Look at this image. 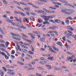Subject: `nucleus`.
Here are the masks:
<instances>
[{
    "instance_id": "1",
    "label": "nucleus",
    "mask_w": 76,
    "mask_h": 76,
    "mask_svg": "<svg viewBox=\"0 0 76 76\" xmlns=\"http://www.w3.org/2000/svg\"><path fill=\"white\" fill-rule=\"evenodd\" d=\"M27 4H29V5H32V7H34V8H36V9H39V7L33 5L30 2L27 3Z\"/></svg>"
},
{
    "instance_id": "2",
    "label": "nucleus",
    "mask_w": 76,
    "mask_h": 76,
    "mask_svg": "<svg viewBox=\"0 0 76 76\" xmlns=\"http://www.w3.org/2000/svg\"><path fill=\"white\" fill-rule=\"evenodd\" d=\"M32 32L33 33H34V34H36L37 35H41L42 34L41 32L36 31H32Z\"/></svg>"
},
{
    "instance_id": "3",
    "label": "nucleus",
    "mask_w": 76,
    "mask_h": 76,
    "mask_svg": "<svg viewBox=\"0 0 76 76\" xmlns=\"http://www.w3.org/2000/svg\"><path fill=\"white\" fill-rule=\"evenodd\" d=\"M15 18L16 19L17 21H18V22H20V23H22V18H20L19 19H17V18L15 17Z\"/></svg>"
},
{
    "instance_id": "4",
    "label": "nucleus",
    "mask_w": 76,
    "mask_h": 76,
    "mask_svg": "<svg viewBox=\"0 0 76 76\" xmlns=\"http://www.w3.org/2000/svg\"><path fill=\"white\" fill-rule=\"evenodd\" d=\"M64 5L65 6H70L71 7H73V8H75V7L73 5L67 3H66L64 4Z\"/></svg>"
},
{
    "instance_id": "5",
    "label": "nucleus",
    "mask_w": 76,
    "mask_h": 76,
    "mask_svg": "<svg viewBox=\"0 0 76 76\" xmlns=\"http://www.w3.org/2000/svg\"><path fill=\"white\" fill-rule=\"evenodd\" d=\"M58 1L61 2V3H68V2L64 0H58Z\"/></svg>"
},
{
    "instance_id": "6",
    "label": "nucleus",
    "mask_w": 76,
    "mask_h": 76,
    "mask_svg": "<svg viewBox=\"0 0 76 76\" xmlns=\"http://www.w3.org/2000/svg\"><path fill=\"white\" fill-rule=\"evenodd\" d=\"M46 12L48 13H50V14H51V13H55V11H49L47 10Z\"/></svg>"
},
{
    "instance_id": "7",
    "label": "nucleus",
    "mask_w": 76,
    "mask_h": 76,
    "mask_svg": "<svg viewBox=\"0 0 76 76\" xmlns=\"http://www.w3.org/2000/svg\"><path fill=\"white\" fill-rule=\"evenodd\" d=\"M7 73L9 74V75H15V72H7Z\"/></svg>"
},
{
    "instance_id": "8",
    "label": "nucleus",
    "mask_w": 76,
    "mask_h": 76,
    "mask_svg": "<svg viewBox=\"0 0 76 76\" xmlns=\"http://www.w3.org/2000/svg\"><path fill=\"white\" fill-rule=\"evenodd\" d=\"M0 75L2 76H3L4 75V71L2 70H0Z\"/></svg>"
},
{
    "instance_id": "9",
    "label": "nucleus",
    "mask_w": 76,
    "mask_h": 76,
    "mask_svg": "<svg viewBox=\"0 0 76 76\" xmlns=\"http://www.w3.org/2000/svg\"><path fill=\"white\" fill-rule=\"evenodd\" d=\"M56 44L57 45H60L61 47H62L63 46L62 43L61 42H58Z\"/></svg>"
},
{
    "instance_id": "10",
    "label": "nucleus",
    "mask_w": 76,
    "mask_h": 76,
    "mask_svg": "<svg viewBox=\"0 0 76 76\" xmlns=\"http://www.w3.org/2000/svg\"><path fill=\"white\" fill-rule=\"evenodd\" d=\"M49 51H50V52H51V53H56V52L54 51L52 48H49Z\"/></svg>"
},
{
    "instance_id": "11",
    "label": "nucleus",
    "mask_w": 76,
    "mask_h": 76,
    "mask_svg": "<svg viewBox=\"0 0 76 76\" xmlns=\"http://www.w3.org/2000/svg\"><path fill=\"white\" fill-rule=\"evenodd\" d=\"M48 60H51V61H53V60H54V57H50L49 58H48Z\"/></svg>"
},
{
    "instance_id": "12",
    "label": "nucleus",
    "mask_w": 76,
    "mask_h": 76,
    "mask_svg": "<svg viewBox=\"0 0 76 76\" xmlns=\"http://www.w3.org/2000/svg\"><path fill=\"white\" fill-rule=\"evenodd\" d=\"M61 13H65V14L67 13V10H62L61 11Z\"/></svg>"
},
{
    "instance_id": "13",
    "label": "nucleus",
    "mask_w": 76,
    "mask_h": 76,
    "mask_svg": "<svg viewBox=\"0 0 76 76\" xmlns=\"http://www.w3.org/2000/svg\"><path fill=\"white\" fill-rule=\"evenodd\" d=\"M67 28L69 29H70V30H71L72 31L73 30H74V29H73V28L70 26H67Z\"/></svg>"
},
{
    "instance_id": "14",
    "label": "nucleus",
    "mask_w": 76,
    "mask_h": 76,
    "mask_svg": "<svg viewBox=\"0 0 76 76\" xmlns=\"http://www.w3.org/2000/svg\"><path fill=\"white\" fill-rule=\"evenodd\" d=\"M46 66L47 67L48 69H51V66L46 64Z\"/></svg>"
},
{
    "instance_id": "15",
    "label": "nucleus",
    "mask_w": 76,
    "mask_h": 76,
    "mask_svg": "<svg viewBox=\"0 0 76 76\" xmlns=\"http://www.w3.org/2000/svg\"><path fill=\"white\" fill-rule=\"evenodd\" d=\"M55 22H56V23H60V20L59 19H57L55 20Z\"/></svg>"
},
{
    "instance_id": "16",
    "label": "nucleus",
    "mask_w": 76,
    "mask_h": 76,
    "mask_svg": "<svg viewBox=\"0 0 76 76\" xmlns=\"http://www.w3.org/2000/svg\"><path fill=\"white\" fill-rule=\"evenodd\" d=\"M65 22L66 23H67V25H69V24H70V22L69 21V20H66Z\"/></svg>"
},
{
    "instance_id": "17",
    "label": "nucleus",
    "mask_w": 76,
    "mask_h": 76,
    "mask_svg": "<svg viewBox=\"0 0 76 76\" xmlns=\"http://www.w3.org/2000/svg\"><path fill=\"white\" fill-rule=\"evenodd\" d=\"M28 53H29V54H34V52H32V51L31 50H30L28 52Z\"/></svg>"
},
{
    "instance_id": "18",
    "label": "nucleus",
    "mask_w": 76,
    "mask_h": 76,
    "mask_svg": "<svg viewBox=\"0 0 76 76\" xmlns=\"http://www.w3.org/2000/svg\"><path fill=\"white\" fill-rule=\"evenodd\" d=\"M47 17H44L45 18H44V20H46V21H48V20H49V18H48V16H46Z\"/></svg>"
},
{
    "instance_id": "19",
    "label": "nucleus",
    "mask_w": 76,
    "mask_h": 76,
    "mask_svg": "<svg viewBox=\"0 0 76 76\" xmlns=\"http://www.w3.org/2000/svg\"><path fill=\"white\" fill-rule=\"evenodd\" d=\"M0 54H1V55H2V56H6V54H5V53L3 52H1L0 53Z\"/></svg>"
},
{
    "instance_id": "20",
    "label": "nucleus",
    "mask_w": 76,
    "mask_h": 76,
    "mask_svg": "<svg viewBox=\"0 0 76 76\" xmlns=\"http://www.w3.org/2000/svg\"><path fill=\"white\" fill-rule=\"evenodd\" d=\"M38 21L39 23H42V20L40 18L38 19Z\"/></svg>"
},
{
    "instance_id": "21",
    "label": "nucleus",
    "mask_w": 76,
    "mask_h": 76,
    "mask_svg": "<svg viewBox=\"0 0 76 76\" xmlns=\"http://www.w3.org/2000/svg\"><path fill=\"white\" fill-rule=\"evenodd\" d=\"M20 4H22L23 5H24V6H28V4H24L22 2H20Z\"/></svg>"
},
{
    "instance_id": "22",
    "label": "nucleus",
    "mask_w": 76,
    "mask_h": 76,
    "mask_svg": "<svg viewBox=\"0 0 76 76\" xmlns=\"http://www.w3.org/2000/svg\"><path fill=\"white\" fill-rule=\"evenodd\" d=\"M39 1H42V2H47V1L45 0H38Z\"/></svg>"
},
{
    "instance_id": "23",
    "label": "nucleus",
    "mask_w": 76,
    "mask_h": 76,
    "mask_svg": "<svg viewBox=\"0 0 76 76\" xmlns=\"http://www.w3.org/2000/svg\"><path fill=\"white\" fill-rule=\"evenodd\" d=\"M40 16L42 18H46V17H47V16L42 15H40Z\"/></svg>"
},
{
    "instance_id": "24",
    "label": "nucleus",
    "mask_w": 76,
    "mask_h": 76,
    "mask_svg": "<svg viewBox=\"0 0 76 76\" xmlns=\"http://www.w3.org/2000/svg\"><path fill=\"white\" fill-rule=\"evenodd\" d=\"M37 69H40L42 70H44V68H42L41 67H37Z\"/></svg>"
},
{
    "instance_id": "25",
    "label": "nucleus",
    "mask_w": 76,
    "mask_h": 76,
    "mask_svg": "<svg viewBox=\"0 0 76 76\" xmlns=\"http://www.w3.org/2000/svg\"><path fill=\"white\" fill-rule=\"evenodd\" d=\"M54 32V31H49L48 32V34H53Z\"/></svg>"
},
{
    "instance_id": "26",
    "label": "nucleus",
    "mask_w": 76,
    "mask_h": 76,
    "mask_svg": "<svg viewBox=\"0 0 76 76\" xmlns=\"http://www.w3.org/2000/svg\"><path fill=\"white\" fill-rule=\"evenodd\" d=\"M3 3L5 4H8L7 2L5 1V0H2Z\"/></svg>"
},
{
    "instance_id": "27",
    "label": "nucleus",
    "mask_w": 76,
    "mask_h": 76,
    "mask_svg": "<svg viewBox=\"0 0 76 76\" xmlns=\"http://www.w3.org/2000/svg\"><path fill=\"white\" fill-rule=\"evenodd\" d=\"M22 50H23V53H26L27 52H28V51H27L25 49H23Z\"/></svg>"
},
{
    "instance_id": "28",
    "label": "nucleus",
    "mask_w": 76,
    "mask_h": 76,
    "mask_svg": "<svg viewBox=\"0 0 76 76\" xmlns=\"http://www.w3.org/2000/svg\"><path fill=\"white\" fill-rule=\"evenodd\" d=\"M46 62V61L40 62V64H45Z\"/></svg>"
},
{
    "instance_id": "29",
    "label": "nucleus",
    "mask_w": 76,
    "mask_h": 76,
    "mask_svg": "<svg viewBox=\"0 0 76 76\" xmlns=\"http://www.w3.org/2000/svg\"><path fill=\"white\" fill-rule=\"evenodd\" d=\"M34 68H28L27 69V70H34Z\"/></svg>"
},
{
    "instance_id": "30",
    "label": "nucleus",
    "mask_w": 76,
    "mask_h": 76,
    "mask_svg": "<svg viewBox=\"0 0 76 76\" xmlns=\"http://www.w3.org/2000/svg\"><path fill=\"white\" fill-rule=\"evenodd\" d=\"M66 48H67L68 50H70V46H69V45H67L66 46Z\"/></svg>"
},
{
    "instance_id": "31",
    "label": "nucleus",
    "mask_w": 76,
    "mask_h": 76,
    "mask_svg": "<svg viewBox=\"0 0 76 76\" xmlns=\"http://www.w3.org/2000/svg\"><path fill=\"white\" fill-rule=\"evenodd\" d=\"M55 69H56V70H61V69L60 68L55 67Z\"/></svg>"
},
{
    "instance_id": "32",
    "label": "nucleus",
    "mask_w": 76,
    "mask_h": 76,
    "mask_svg": "<svg viewBox=\"0 0 76 76\" xmlns=\"http://www.w3.org/2000/svg\"><path fill=\"white\" fill-rule=\"evenodd\" d=\"M42 13H43L45 15H47V13L43 10H42Z\"/></svg>"
},
{
    "instance_id": "33",
    "label": "nucleus",
    "mask_w": 76,
    "mask_h": 76,
    "mask_svg": "<svg viewBox=\"0 0 76 76\" xmlns=\"http://www.w3.org/2000/svg\"><path fill=\"white\" fill-rule=\"evenodd\" d=\"M44 37H43V38H40V40H41V41H43V42H45V40L44 39Z\"/></svg>"
},
{
    "instance_id": "34",
    "label": "nucleus",
    "mask_w": 76,
    "mask_h": 76,
    "mask_svg": "<svg viewBox=\"0 0 76 76\" xmlns=\"http://www.w3.org/2000/svg\"><path fill=\"white\" fill-rule=\"evenodd\" d=\"M36 76H42V75L38 74V73H36Z\"/></svg>"
},
{
    "instance_id": "35",
    "label": "nucleus",
    "mask_w": 76,
    "mask_h": 76,
    "mask_svg": "<svg viewBox=\"0 0 76 76\" xmlns=\"http://www.w3.org/2000/svg\"><path fill=\"white\" fill-rule=\"evenodd\" d=\"M22 38L24 40H25V41H27L28 40V39H26V38H25L23 37H22Z\"/></svg>"
},
{
    "instance_id": "36",
    "label": "nucleus",
    "mask_w": 76,
    "mask_h": 76,
    "mask_svg": "<svg viewBox=\"0 0 76 76\" xmlns=\"http://www.w3.org/2000/svg\"><path fill=\"white\" fill-rule=\"evenodd\" d=\"M7 22H9V23H12V21H11V20H10V19H9V20L7 19Z\"/></svg>"
},
{
    "instance_id": "37",
    "label": "nucleus",
    "mask_w": 76,
    "mask_h": 76,
    "mask_svg": "<svg viewBox=\"0 0 76 76\" xmlns=\"http://www.w3.org/2000/svg\"><path fill=\"white\" fill-rule=\"evenodd\" d=\"M11 24L12 25H13L14 26H16V24L15 23H11Z\"/></svg>"
},
{
    "instance_id": "38",
    "label": "nucleus",
    "mask_w": 76,
    "mask_h": 76,
    "mask_svg": "<svg viewBox=\"0 0 76 76\" xmlns=\"http://www.w3.org/2000/svg\"><path fill=\"white\" fill-rule=\"evenodd\" d=\"M6 67L7 68H11V66L9 65H6Z\"/></svg>"
},
{
    "instance_id": "39",
    "label": "nucleus",
    "mask_w": 76,
    "mask_h": 76,
    "mask_svg": "<svg viewBox=\"0 0 76 76\" xmlns=\"http://www.w3.org/2000/svg\"><path fill=\"white\" fill-rule=\"evenodd\" d=\"M2 68L3 69H4V70L5 71V72H7V69H6V68H5L4 67H3Z\"/></svg>"
},
{
    "instance_id": "40",
    "label": "nucleus",
    "mask_w": 76,
    "mask_h": 76,
    "mask_svg": "<svg viewBox=\"0 0 76 76\" xmlns=\"http://www.w3.org/2000/svg\"><path fill=\"white\" fill-rule=\"evenodd\" d=\"M5 58L7 60L8 59H9V57L7 56L6 55L5 56Z\"/></svg>"
},
{
    "instance_id": "41",
    "label": "nucleus",
    "mask_w": 76,
    "mask_h": 76,
    "mask_svg": "<svg viewBox=\"0 0 76 76\" xmlns=\"http://www.w3.org/2000/svg\"><path fill=\"white\" fill-rule=\"evenodd\" d=\"M62 39L63 40V41H66V37H62Z\"/></svg>"
},
{
    "instance_id": "42",
    "label": "nucleus",
    "mask_w": 76,
    "mask_h": 76,
    "mask_svg": "<svg viewBox=\"0 0 76 76\" xmlns=\"http://www.w3.org/2000/svg\"><path fill=\"white\" fill-rule=\"evenodd\" d=\"M66 35H67L68 36H69L70 37V36H72V34H70V33H67Z\"/></svg>"
},
{
    "instance_id": "43",
    "label": "nucleus",
    "mask_w": 76,
    "mask_h": 76,
    "mask_svg": "<svg viewBox=\"0 0 76 76\" xmlns=\"http://www.w3.org/2000/svg\"><path fill=\"white\" fill-rule=\"evenodd\" d=\"M20 15H22V16H25V15H24V14H23V13L21 12H20Z\"/></svg>"
},
{
    "instance_id": "44",
    "label": "nucleus",
    "mask_w": 76,
    "mask_h": 76,
    "mask_svg": "<svg viewBox=\"0 0 76 76\" xmlns=\"http://www.w3.org/2000/svg\"><path fill=\"white\" fill-rule=\"evenodd\" d=\"M17 63L18 64H20V65H23V63H21L20 62L18 61L17 62Z\"/></svg>"
},
{
    "instance_id": "45",
    "label": "nucleus",
    "mask_w": 76,
    "mask_h": 76,
    "mask_svg": "<svg viewBox=\"0 0 76 76\" xmlns=\"http://www.w3.org/2000/svg\"><path fill=\"white\" fill-rule=\"evenodd\" d=\"M31 50L33 52H34V48H31Z\"/></svg>"
},
{
    "instance_id": "46",
    "label": "nucleus",
    "mask_w": 76,
    "mask_h": 76,
    "mask_svg": "<svg viewBox=\"0 0 76 76\" xmlns=\"http://www.w3.org/2000/svg\"><path fill=\"white\" fill-rule=\"evenodd\" d=\"M27 56H28V57H30V58H32V56H31V55L27 54Z\"/></svg>"
},
{
    "instance_id": "47",
    "label": "nucleus",
    "mask_w": 76,
    "mask_h": 76,
    "mask_svg": "<svg viewBox=\"0 0 76 76\" xmlns=\"http://www.w3.org/2000/svg\"><path fill=\"white\" fill-rule=\"evenodd\" d=\"M15 53V50H12L11 52L12 54H14Z\"/></svg>"
},
{
    "instance_id": "48",
    "label": "nucleus",
    "mask_w": 76,
    "mask_h": 76,
    "mask_svg": "<svg viewBox=\"0 0 76 76\" xmlns=\"http://www.w3.org/2000/svg\"><path fill=\"white\" fill-rule=\"evenodd\" d=\"M17 37H20V38H21L22 37L19 34H17Z\"/></svg>"
},
{
    "instance_id": "49",
    "label": "nucleus",
    "mask_w": 76,
    "mask_h": 76,
    "mask_svg": "<svg viewBox=\"0 0 76 76\" xmlns=\"http://www.w3.org/2000/svg\"><path fill=\"white\" fill-rule=\"evenodd\" d=\"M54 6L55 7H56V8H58V7H59V6H58L57 5H54Z\"/></svg>"
},
{
    "instance_id": "50",
    "label": "nucleus",
    "mask_w": 76,
    "mask_h": 76,
    "mask_svg": "<svg viewBox=\"0 0 76 76\" xmlns=\"http://www.w3.org/2000/svg\"><path fill=\"white\" fill-rule=\"evenodd\" d=\"M5 52L7 53V56H10V54H9V52H7V51H6Z\"/></svg>"
},
{
    "instance_id": "51",
    "label": "nucleus",
    "mask_w": 76,
    "mask_h": 76,
    "mask_svg": "<svg viewBox=\"0 0 76 76\" xmlns=\"http://www.w3.org/2000/svg\"><path fill=\"white\" fill-rule=\"evenodd\" d=\"M67 31L68 32H69L70 34H73V32L71 31H69L67 30Z\"/></svg>"
},
{
    "instance_id": "52",
    "label": "nucleus",
    "mask_w": 76,
    "mask_h": 76,
    "mask_svg": "<svg viewBox=\"0 0 76 76\" xmlns=\"http://www.w3.org/2000/svg\"><path fill=\"white\" fill-rule=\"evenodd\" d=\"M1 46H2V47H4V48L5 47V45H4V44H1Z\"/></svg>"
},
{
    "instance_id": "53",
    "label": "nucleus",
    "mask_w": 76,
    "mask_h": 76,
    "mask_svg": "<svg viewBox=\"0 0 76 76\" xmlns=\"http://www.w3.org/2000/svg\"><path fill=\"white\" fill-rule=\"evenodd\" d=\"M5 45H6V46L7 47H8V43H7V42H6Z\"/></svg>"
},
{
    "instance_id": "54",
    "label": "nucleus",
    "mask_w": 76,
    "mask_h": 76,
    "mask_svg": "<svg viewBox=\"0 0 76 76\" xmlns=\"http://www.w3.org/2000/svg\"><path fill=\"white\" fill-rule=\"evenodd\" d=\"M11 57L12 58V59H14V58H15V56L12 55H11Z\"/></svg>"
},
{
    "instance_id": "55",
    "label": "nucleus",
    "mask_w": 76,
    "mask_h": 76,
    "mask_svg": "<svg viewBox=\"0 0 76 76\" xmlns=\"http://www.w3.org/2000/svg\"><path fill=\"white\" fill-rule=\"evenodd\" d=\"M45 49H44L43 48H40V50H41V51H45Z\"/></svg>"
},
{
    "instance_id": "56",
    "label": "nucleus",
    "mask_w": 76,
    "mask_h": 76,
    "mask_svg": "<svg viewBox=\"0 0 76 76\" xmlns=\"http://www.w3.org/2000/svg\"><path fill=\"white\" fill-rule=\"evenodd\" d=\"M27 42H30V43L32 42V41L29 40H27Z\"/></svg>"
},
{
    "instance_id": "57",
    "label": "nucleus",
    "mask_w": 76,
    "mask_h": 76,
    "mask_svg": "<svg viewBox=\"0 0 76 76\" xmlns=\"http://www.w3.org/2000/svg\"><path fill=\"white\" fill-rule=\"evenodd\" d=\"M46 23L47 25H49V24H50V23H49V22H48V21H46Z\"/></svg>"
},
{
    "instance_id": "58",
    "label": "nucleus",
    "mask_w": 76,
    "mask_h": 76,
    "mask_svg": "<svg viewBox=\"0 0 76 76\" xmlns=\"http://www.w3.org/2000/svg\"><path fill=\"white\" fill-rule=\"evenodd\" d=\"M16 40H18V41H20V38H17Z\"/></svg>"
},
{
    "instance_id": "59",
    "label": "nucleus",
    "mask_w": 76,
    "mask_h": 76,
    "mask_svg": "<svg viewBox=\"0 0 76 76\" xmlns=\"http://www.w3.org/2000/svg\"><path fill=\"white\" fill-rule=\"evenodd\" d=\"M50 21L51 22H53V23H55V22L53 20H50Z\"/></svg>"
},
{
    "instance_id": "60",
    "label": "nucleus",
    "mask_w": 76,
    "mask_h": 76,
    "mask_svg": "<svg viewBox=\"0 0 76 76\" xmlns=\"http://www.w3.org/2000/svg\"><path fill=\"white\" fill-rule=\"evenodd\" d=\"M9 72H14V70L12 69H8Z\"/></svg>"
},
{
    "instance_id": "61",
    "label": "nucleus",
    "mask_w": 76,
    "mask_h": 76,
    "mask_svg": "<svg viewBox=\"0 0 76 76\" xmlns=\"http://www.w3.org/2000/svg\"><path fill=\"white\" fill-rule=\"evenodd\" d=\"M66 38H68V39H70V37L67 36V35H66Z\"/></svg>"
},
{
    "instance_id": "62",
    "label": "nucleus",
    "mask_w": 76,
    "mask_h": 76,
    "mask_svg": "<svg viewBox=\"0 0 76 76\" xmlns=\"http://www.w3.org/2000/svg\"><path fill=\"white\" fill-rule=\"evenodd\" d=\"M42 56H44V57H47V55L46 54L43 55Z\"/></svg>"
},
{
    "instance_id": "63",
    "label": "nucleus",
    "mask_w": 76,
    "mask_h": 76,
    "mask_svg": "<svg viewBox=\"0 0 76 76\" xmlns=\"http://www.w3.org/2000/svg\"><path fill=\"white\" fill-rule=\"evenodd\" d=\"M74 38L75 39V40H76V35H75L74 36Z\"/></svg>"
},
{
    "instance_id": "64",
    "label": "nucleus",
    "mask_w": 76,
    "mask_h": 76,
    "mask_svg": "<svg viewBox=\"0 0 76 76\" xmlns=\"http://www.w3.org/2000/svg\"><path fill=\"white\" fill-rule=\"evenodd\" d=\"M46 76H54V75H47Z\"/></svg>"
}]
</instances>
